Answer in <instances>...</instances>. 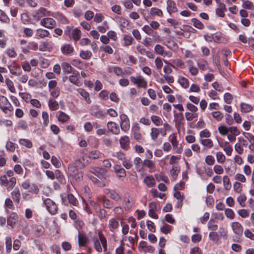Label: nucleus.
<instances>
[{
	"instance_id": "f257e3e1",
	"label": "nucleus",
	"mask_w": 254,
	"mask_h": 254,
	"mask_svg": "<svg viewBox=\"0 0 254 254\" xmlns=\"http://www.w3.org/2000/svg\"><path fill=\"white\" fill-rule=\"evenodd\" d=\"M91 172L102 180V184L99 185L100 187L105 186L108 183L107 179L109 177V175L106 169L103 168H96L93 169Z\"/></svg>"
},
{
	"instance_id": "f03ea898",
	"label": "nucleus",
	"mask_w": 254,
	"mask_h": 254,
	"mask_svg": "<svg viewBox=\"0 0 254 254\" xmlns=\"http://www.w3.org/2000/svg\"><path fill=\"white\" fill-rule=\"evenodd\" d=\"M44 203L48 211L52 215L57 213L58 207L54 201L50 198H47L44 200Z\"/></svg>"
},
{
	"instance_id": "7ed1b4c3",
	"label": "nucleus",
	"mask_w": 254,
	"mask_h": 254,
	"mask_svg": "<svg viewBox=\"0 0 254 254\" xmlns=\"http://www.w3.org/2000/svg\"><path fill=\"white\" fill-rule=\"evenodd\" d=\"M40 24L48 29H52L56 25L55 21L52 18H44L40 21Z\"/></svg>"
},
{
	"instance_id": "20e7f679",
	"label": "nucleus",
	"mask_w": 254,
	"mask_h": 254,
	"mask_svg": "<svg viewBox=\"0 0 254 254\" xmlns=\"http://www.w3.org/2000/svg\"><path fill=\"white\" fill-rule=\"evenodd\" d=\"M232 228L234 232L237 235V238L240 239L243 232V228L242 225L238 222H234L232 223Z\"/></svg>"
},
{
	"instance_id": "39448f33",
	"label": "nucleus",
	"mask_w": 254,
	"mask_h": 254,
	"mask_svg": "<svg viewBox=\"0 0 254 254\" xmlns=\"http://www.w3.org/2000/svg\"><path fill=\"white\" fill-rule=\"evenodd\" d=\"M107 128L110 132L114 134H119L120 129L118 125L115 122H109L107 125Z\"/></svg>"
},
{
	"instance_id": "423d86ee",
	"label": "nucleus",
	"mask_w": 254,
	"mask_h": 254,
	"mask_svg": "<svg viewBox=\"0 0 254 254\" xmlns=\"http://www.w3.org/2000/svg\"><path fill=\"white\" fill-rule=\"evenodd\" d=\"M113 168L118 177L125 178L126 176L125 170L122 168L121 166L116 165L113 167Z\"/></svg>"
},
{
	"instance_id": "0eeeda50",
	"label": "nucleus",
	"mask_w": 254,
	"mask_h": 254,
	"mask_svg": "<svg viewBox=\"0 0 254 254\" xmlns=\"http://www.w3.org/2000/svg\"><path fill=\"white\" fill-rule=\"evenodd\" d=\"M121 147L125 149L128 150L129 145V139L127 136H124L121 137L120 139Z\"/></svg>"
},
{
	"instance_id": "6e6552de",
	"label": "nucleus",
	"mask_w": 254,
	"mask_h": 254,
	"mask_svg": "<svg viewBox=\"0 0 254 254\" xmlns=\"http://www.w3.org/2000/svg\"><path fill=\"white\" fill-rule=\"evenodd\" d=\"M94 204L96 207L95 210L96 212L98 213L99 218L101 220L106 218L107 216V211L104 209L101 208L95 202H94Z\"/></svg>"
},
{
	"instance_id": "1a4fd4ad",
	"label": "nucleus",
	"mask_w": 254,
	"mask_h": 254,
	"mask_svg": "<svg viewBox=\"0 0 254 254\" xmlns=\"http://www.w3.org/2000/svg\"><path fill=\"white\" fill-rule=\"evenodd\" d=\"M167 11L171 14L172 13L176 12L178 11L176 3L172 0H168L167 1Z\"/></svg>"
},
{
	"instance_id": "9d476101",
	"label": "nucleus",
	"mask_w": 254,
	"mask_h": 254,
	"mask_svg": "<svg viewBox=\"0 0 254 254\" xmlns=\"http://www.w3.org/2000/svg\"><path fill=\"white\" fill-rule=\"evenodd\" d=\"M77 92L84 99L85 101L87 104H91V100L90 98L89 93L83 88H78L77 90Z\"/></svg>"
},
{
	"instance_id": "9b49d317",
	"label": "nucleus",
	"mask_w": 254,
	"mask_h": 254,
	"mask_svg": "<svg viewBox=\"0 0 254 254\" xmlns=\"http://www.w3.org/2000/svg\"><path fill=\"white\" fill-rule=\"evenodd\" d=\"M119 220L117 218H112L109 221V227L111 231L119 227Z\"/></svg>"
},
{
	"instance_id": "f8f14e48",
	"label": "nucleus",
	"mask_w": 254,
	"mask_h": 254,
	"mask_svg": "<svg viewBox=\"0 0 254 254\" xmlns=\"http://www.w3.org/2000/svg\"><path fill=\"white\" fill-rule=\"evenodd\" d=\"M142 30L147 34L149 35H152L154 38H159L160 36L157 35V32H154L153 29L151 28L150 26L148 25H144L142 28Z\"/></svg>"
},
{
	"instance_id": "ddd939ff",
	"label": "nucleus",
	"mask_w": 254,
	"mask_h": 254,
	"mask_svg": "<svg viewBox=\"0 0 254 254\" xmlns=\"http://www.w3.org/2000/svg\"><path fill=\"white\" fill-rule=\"evenodd\" d=\"M81 32L80 30L77 28H75L72 30L71 33L70 34L71 38L70 39H72L75 42L78 41L81 37Z\"/></svg>"
},
{
	"instance_id": "4468645a",
	"label": "nucleus",
	"mask_w": 254,
	"mask_h": 254,
	"mask_svg": "<svg viewBox=\"0 0 254 254\" xmlns=\"http://www.w3.org/2000/svg\"><path fill=\"white\" fill-rule=\"evenodd\" d=\"M8 67L9 69L10 72L12 74L16 76H18L21 74V71L20 67L17 66L14 64L13 65H8Z\"/></svg>"
},
{
	"instance_id": "2eb2a0df",
	"label": "nucleus",
	"mask_w": 254,
	"mask_h": 254,
	"mask_svg": "<svg viewBox=\"0 0 254 254\" xmlns=\"http://www.w3.org/2000/svg\"><path fill=\"white\" fill-rule=\"evenodd\" d=\"M151 131L150 133V135L151 138L154 141H156L158 135L162 132V128H158L156 127H153L151 129Z\"/></svg>"
},
{
	"instance_id": "dca6fc26",
	"label": "nucleus",
	"mask_w": 254,
	"mask_h": 254,
	"mask_svg": "<svg viewBox=\"0 0 254 254\" xmlns=\"http://www.w3.org/2000/svg\"><path fill=\"white\" fill-rule=\"evenodd\" d=\"M62 53L64 55L70 54L73 51V47L70 44H65L61 48Z\"/></svg>"
},
{
	"instance_id": "f3484780",
	"label": "nucleus",
	"mask_w": 254,
	"mask_h": 254,
	"mask_svg": "<svg viewBox=\"0 0 254 254\" xmlns=\"http://www.w3.org/2000/svg\"><path fill=\"white\" fill-rule=\"evenodd\" d=\"M101 201L103 203V207L105 208L111 209L114 206V203L109 199L106 198L105 196L101 199Z\"/></svg>"
},
{
	"instance_id": "a211bd4d",
	"label": "nucleus",
	"mask_w": 254,
	"mask_h": 254,
	"mask_svg": "<svg viewBox=\"0 0 254 254\" xmlns=\"http://www.w3.org/2000/svg\"><path fill=\"white\" fill-rule=\"evenodd\" d=\"M50 33L48 31L43 29H38L36 30V36L38 38H44L49 36Z\"/></svg>"
},
{
	"instance_id": "6ab92c4d",
	"label": "nucleus",
	"mask_w": 254,
	"mask_h": 254,
	"mask_svg": "<svg viewBox=\"0 0 254 254\" xmlns=\"http://www.w3.org/2000/svg\"><path fill=\"white\" fill-rule=\"evenodd\" d=\"M46 11L47 10L45 8L41 7L36 12V13L34 15H33V17L36 18L37 20H38L41 17L46 15Z\"/></svg>"
},
{
	"instance_id": "aec40b11",
	"label": "nucleus",
	"mask_w": 254,
	"mask_h": 254,
	"mask_svg": "<svg viewBox=\"0 0 254 254\" xmlns=\"http://www.w3.org/2000/svg\"><path fill=\"white\" fill-rule=\"evenodd\" d=\"M78 244L80 247L84 246L87 243V239L84 234L79 233L78 236Z\"/></svg>"
},
{
	"instance_id": "412c9836",
	"label": "nucleus",
	"mask_w": 254,
	"mask_h": 254,
	"mask_svg": "<svg viewBox=\"0 0 254 254\" xmlns=\"http://www.w3.org/2000/svg\"><path fill=\"white\" fill-rule=\"evenodd\" d=\"M143 182L148 187H153L155 185L154 179L151 176L146 177Z\"/></svg>"
},
{
	"instance_id": "4be33fe9",
	"label": "nucleus",
	"mask_w": 254,
	"mask_h": 254,
	"mask_svg": "<svg viewBox=\"0 0 254 254\" xmlns=\"http://www.w3.org/2000/svg\"><path fill=\"white\" fill-rule=\"evenodd\" d=\"M54 17L63 24H66L68 22V20L66 17L61 13H56Z\"/></svg>"
},
{
	"instance_id": "5701e85b",
	"label": "nucleus",
	"mask_w": 254,
	"mask_h": 254,
	"mask_svg": "<svg viewBox=\"0 0 254 254\" xmlns=\"http://www.w3.org/2000/svg\"><path fill=\"white\" fill-rule=\"evenodd\" d=\"M109 196L111 199L116 201H119L121 200V196L115 190H113L110 191V195Z\"/></svg>"
},
{
	"instance_id": "b1692460",
	"label": "nucleus",
	"mask_w": 254,
	"mask_h": 254,
	"mask_svg": "<svg viewBox=\"0 0 254 254\" xmlns=\"http://www.w3.org/2000/svg\"><path fill=\"white\" fill-rule=\"evenodd\" d=\"M12 199L15 203H19L20 199V193L18 190H15L11 192Z\"/></svg>"
},
{
	"instance_id": "393cba45",
	"label": "nucleus",
	"mask_w": 254,
	"mask_h": 254,
	"mask_svg": "<svg viewBox=\"0 0 254 254\" xmlns=\"http://www.w3.org/2000/svg\"><path fill=\"white\" fill-rule=\"evenodd\" d=\"M7 105H10L7 99L4 96H0V108L3 110Z\"/></svg>"
},
{
	"instance_id": "a878e982",
	"label": "nucleus",
	"mask_w": 254,
	"mask_h": 254,
	"mask_svg": "<svg viewBox=\"0 0 254 254\" xmlns=\"http://www.w3.org/2000/svg\"><path fill=\"white\" fill-rule=\"evenodd\" d=\"M62 67L64 72H66L67 73H70L74 72L72 71V68L71 66L67 63H63L62 64Z\"/></svg>"
},
{
	"instance_id": "bb28decb",
	"label": "nucleus",
	"mask_w": 254,
	"mask_h": 254,
	"mask_svg": "<svg viewBox=\"0 0 254 254\" xmlns=\"http://www.w3.org/2000/svg\"><path fill=\"white\" fill-rule=\"evenodd\" d=\"M137 86L138 88H143L144 89L147 87V82L141 76H138Z\"/></svg>"
},
{
	"instance_id": "cd10ccee",
	"label": "nucleus",
	"mask_w": 254,
	"mask_h": 254,
	"mask_svg": "<svg viewBox=\"0 0 254 254\" xmlns=\"http://www.w3.org/2000/svg\"><path fill=\"white\" fill-rule=\"evenodd\" d=\"M200 142L204 146L208 148H211L213 146V143L210 139H201Z\"/></svg>"
},
{
	"instance_id": "c85d7f7f",
	"label": "nucleus",
	"mask_w": 254,
	"mask_h": 254,
	"mask_svg": "<svg viewBox=\"0 0 254 254\" xmlns=\"http://www.w3.org/2000/svg\"><path fill=\"white\" fill-rule=\"evenodd\" d=\"M92 53L89 51L81 50L80 52V57L84 60H89L92 56Z\"/></svg>"
},
{
	"instance_id": "c756f323",
	"label": "nucleus",
	"mask_w": 254,
	"mask_h": 254,
	"mask_svg": "<svg viewBox=\"0 0 254 254\" xmlns=\"http://www.w3.org/2000/svg\"><path fill=\"white\" fill-rule=\"evenodd\" d=\"M101 156V153L98 150H93L89 152V157L93 159H99Z\"/></svg>"
},
{
	"instance_id": "7c9ffc66",
	"label": "nucleus",
	"mask_w": 254,
	"mask_h": 254,
	"mask_svg": "<svg viewBox=\"0 0 254 254\" xmlns=\"http://www.w3.org/2000/svg\"><path fill=\"white\" fill-rule=\"evenodd\" d=\"M178 82L181 85L185 88H187L189 86V80L184 77H180Z\"/></svg>"
},
{
	"instance_id": "2f4dec72",
	"label": "nucleus",
	"mask_w": 254,
	"mask_h": 254,
	"mask_svg": "<svg viewBox=\"0 0 254 254\" xmlns=\"http://www.w3.org/2000/svg\"><path fill=\"white\" fill-rule=\"evenodd\" d=\"M55 177H56V178L60 183L62 184H64L65 183L64 176L60 170H56L55 171Z\"/></svg>"
},
{
	"instance_id": "473e14b6",
	"label": "nucleus",
	"mask_w": 254,
	"mask_h": 254,
	"mask_svg": "<svg viewBox=\"0 0 254 254\" xmlns=\"http://www.w3.org/2000/svg\"><path fill=\"white\" fill-rule=\"evenodd\" d=\"M150 14L152 16L157 15L159 16H162L163 12L162 10L156 7H152L150 9Z\"/></svg>"
},
{
	"instance_id": "72a5a7b5",
	"label": "nucleus",
	"mask_w": 254,
	"mask_h": 254,
	"mask_svg": "<svg viewBox=\"0 0 254 254\" xmlns=\"http://www.w3.org/2000/svg\"><path fill=\"white\" fill-rule=\"evenodd\" d=\"M152 122L157 126H159L163 124V121L161 118L157 116H152L151 117Z\"/></svg>"
},
{
	"instance_id": "f704fd0d",
	"label": "nucleus",
	"mask_w": 254,
	"mask_h": 254,
	"mask_svg": "<svg viewBox=\"0 0 254 254\" xmlns=\"http://www.w3.org/2000/svg\"><path fill=\"white\" fill-rule=\"evenodd\" d=\"M191 21L193 23V26L196 28L199 29H202L204 28V25L198 19L193 18L191 19Z\"/></svg>"
},
{
	"instance_id": "c9c22d12",
	"label": "nucleus",
	"mask_w": 254,
	"mask_h": 254,
	"mask_svg": "<svg viewBox=\"0 0 254 254\" xmlns=\"http://www.w3.org/2000/svg\"><path fill=\"white\" fill-rule=\"evenodd\" d=\"M134 203L131 198H127V200H125L124 204L126 210H129L132 207Z\"/></svg>"
},
{
	"instance_id": "e433bc0d",
	"label": "nucleus",
	"mask_w": 254,
	"mask_h": 254,
	"mask_svg": "<svg viewBox=\"0 0 254 254\" xmlns=\"http://www.w3.org/2000/svg\"><path fill=\"white\" fill-rule=\"evenodd\" d=\"M241 111L244 113H248L253 110L252 107L247 104L242 103L241 104Z\"/></svg>"
},
{
	"instance_id": "4c0bfd02",
	"label": "nucleus",
	"mask_w": 254,
	"mask_h": 254,
	"mask_svg": "<svg viewBox=\"0 0 254 254\" xmlns=\"http://www.w3.org/2000/svg\"><path fill=\"white\" fill-rule=\"evenodd\" d=\"M19 143L27 148H30L32 147V143L30 140L28 139H20L19 140Z\"/></svg>"
},
{
	"instance_id": "58836bf2",
	"label": "nucleus",
	"mask_w": 254,
	"mask_h": 254,
	"mask_svg": "<svg viewBox=\"0 0 254 254\" xmlns=\"http://www.w3.org/2000/svg\"><path fill=\"white\" fill-rule=\"evenodd\" d=\"M67 198L69 203L72 204L74 206L77 205L78 203V200L72 194H68L67 195Z\"/></svg>"
},
{
	"instance_id": "ea45409f",
	"label": "nucleus",
	"mask_w": 254,
	"mask_h": 254,
	"mask_svg": "<svg viewBox=\"0 0 254 254\" xmlns=\"http://www.w3.org/2000/svg\"><path fill=\"white\" fill-rule=\"evenodd\" d=\"M124 46L127 47L132 44L133 39L131 36L126 35L124 37Z\"/></svg>"
},
{
	"instance_id": "a19ab883",
	"label": "nucleus",
	"mask_w": 254,
	"mask_h": 254,
	"mask_svg": "<svg viewBox=\"0 0 254 254\" xmlns=\"http://www.w3.org/2000/svg\"><path fill=\"white\" fill-rule=\"evenodd\" d=\"M5 83H6V85L7 88H8V89L9 90V91L11 92H12V93L15 92V87L14 86L12 81L11 80H10L8 78H6L5 79Z\"/></svg>"
},
{
	"instance_id": "79ce46f5",
	"label": "nucleus",
	"mask_w": 254,
	"mask_h": 254,
	"mask_svg": "<svg viewBox=\"0 0 254 254\" xmlns=\"http://www.w3.org/2000/svg\"><path fill=\"white\" fill-rule=\"evenodd\" d=\"M223 185L226 190H229L231 188L230 179L227 176H225L223 177Z\"/></svg>"
},
{
	"instance_id": "37998d69",
	"label": "nucleus",
	"mask_w": 254,
	"mask_h": 254,
	"mask_svg": "<svg viewBox=\"0 0 254 254\" xmlns=\"http://www.w3.org/2000/svg\"><path fill=\"white\" fill-rule=\"evenodd\" d=\"M73 74L69 76V80L75 85H77L78 83V79L77 75L78 74V72L75 73V71L72 72Z\"/></svg>"
},
{
	"instance_id": "c03bdc74",
	"label": "nucleus",
	"mask_w": 254,
	"mask_h": 254,
	"mask_svg": "<svg viewBox=\"0 0 254 254\" xmlns=\"http://www.w3.org/2000/svg\"><path fill=\"white\" fill-rule=\"evenodd\" d=\"M243 2V7L248 9H251V10H254V5L253 4V2L251 1L247 0H242Z\"/></svg>"
},
{
	"instance_id": "a18cd8bd",
	"label": "nucleus",
	"mask_w": 254,
	"mask_h": 254,
	"mask_svg": "<svg viewBox=\"0 0 254 254\" xmlns=\"http://www.w3.org/2000/svg\"><path fill=\"white\" fill-rule=\"evenodd\" d=\"M69 119V117L65 113L63 112H60V115L58 117V120L60 122L64 123L67 122Z\"/></svg>"
},
{
	"instance_id": "49530a36",
	"label": "nucleus",
	"mask_w": 254,
	"mask_h": 254,
	"mask_svg": "<svg viewBox=\"0 0 254 254\" xmlns=\"http://www.w3.org/2000/svg\"><path fill=\"white\" fill-rule=\"evenodd\" d=\"M155 177L156 180L158 182H160L161 180H162L165 182L166 183L169 182L168 178L167 176L162 175L161 174H156L155 175Z\"/></svg>"
},
{
	"instance_id": "de8ad7c7",
	"label": "nucleus",
	"mask_w": 254,
	"mask_h": 254,
	"mask_svg": "<svg viewBox=\"0 0 254 254\" xmlns=\"http://www.w3.org/2000/svg\"><path fill=\"white\" fill-rule=\"evenodd\" d=\"M223 149L228 155L230 156L231 155L233 148L232 146L229 144V142H225Z\"/></svg>"
},
{
	"instance_id": "09e8293b",
	"label": "nucleus",
	"mask_w": 254,
	"mask_h": 254,
	"mask_svg": "<svg viewBox=\"0 0 254 254\" xmlns=\"http://www.w3.org/2000/svg\"><path fill=\"white\" fill-rule=\"evenodd\" d=\"M0 21L6 23H9L10 21L8 17L1 9H0Z\"/></svg>"
},
{
	"instance_id": "8fccbe9b",
	"label": "nucleus",
	"mask_w": 254,
	"mask_h": 254,
	"mask_svg": "<svg viewBox=\"0 0 254 254\" xmlns=\"http://www.w3.org/2000/svg\"><path fill=\"white\" fill-rule=\"evenodd\" d=\"M72 177L76 182H80L83 178V173L81 171H76L75 174L73 173Z\"/></svg>"
},
{
	"instance_id": "3c124183",
	"label": "nucleus",
	"mask_w": 254,
	"mask_h": 254,
	"mask_svg": "<svg viewBox=\"0 0 254 254\" xmlns=\"http://www.w3.org/2000/svg\"><path fill=\"white\" fill-rule=\"evenodd\" d=\"M197 66L200 69L205 70L207 67V63L204 60H200L197 63Z\"/></svg>"
},
{
	"instance_id": "603ef678",
	"label": "nucleus",
	"mask_w": 254,
	"mask_h": 254,
	"mask_svg": "<svg viewBox=\"0 0 254 254\" xmlns=\"http://www.w3.org/2000/svg\"><path fill=\"white\" fill-rule=\"evenodd\" d=\"M247 200V197L245 194H241L237 198V201L242 207L245 206V201Z\"/></svg>"
},
{
	"instance_id": "864d4df0",
	"label": "nucleus",
	"mask_w": 254,
	"mask_h": 254,
	"mask_svg": "<svg viewBox=\"0 0 254 254\" xmlns=\"http://www.w3.org/2000/svg\"><path fill=\"white\" fill-rule=\"evenodd\" d=\"M49 107L50 109L52 111L57 110L59 108V104L56 101L50 100L49 101Z\"/></svg>"
},
{
	"instance_id": "5fc2aeb1",
	"label": "nucleus",
	"mask_w": 254,
	"mask_h": 254,
	"mask_svg": "<svg viewBox=\"0 0 254 254\" xmlns=\"http://www.w3.org/2000/svg\"><path fill=\"white\" fill-rule=\"evenodd\" d=\"M120 127L123 131L127 132L130 128V123L129 122L120 123Z\"/></svg>"
},
{
	"instance_id": "6e6d98bb",
	"label": "nucleus",
	"mask_w": 254,
	"mask_h": 254,
	"mask_svg": "<svg viewBox=\"0 0 254 254\" xmlns=\"http://www.w3.org/2000/svg\"><path fill=\"white\" fill-rule=\"evenodd\" d=\"M93 241L94 242V246L96 250L98 252H101L102 249L97 238H94L93 239Z\"/></svg>"
},
{
	"instance_id": "4d7b16f0",
	"label": "nucleus",
	"mask_w": 254,
	"mask_h": 254,
	"mask_svg": "<svg viewBox=\"0 0 254 254\" xmlns=\"http://www.w3.org/2000/svg\"><path fill=\"white\" fill-rule=\"evenodd\" d=\"M225 214L228 218L233 219L235 218V213L232 209L227 208L225 211Z\"/></svg>"
},
{
	"instance_id": "13d9d810",
	"label": "nucleus",
	"mask_w": 254,
	"mask_h": 254,
	"mask_svg": "<svg viewBox=\"0 0 254 254\" xmlns=\"http://www.w3.org/2000/svg\"><path fill=\"white\" fill-rule=\"evenodd\" d=\"M197 114L195 113H191L190 112H187L185 114L186 118L188 121H192L193 119L197 117Z\"/></svg>"
},
{
	"instance_id": "bf43d9fd",
	"label": "nucleus",
	"mask_w": 254,
	"mask_h": 254,
	"mask_svg": "<svg viewBox=\"0 0 254 254\" xmlns=\"http://www.w3.org/2000/svg\"><path fill=\"white\" fill-rule=\"evenodd\" d=\"M233 99L232 94L229 93H226L224 95V100L227 104H231L233 101Z\"/></svg>"
},
{
	"instance_id": "052dcab7",
	"label": "nucleus",
	"mask_w": 254,
	"mask_h": 254,
	"mask_svg": "<svg viewBox=\"0 0 254 254\" xmlns=\"http://www.w3.org/2000/svg\"><path fill=\"white\" fill-rule=\"evenodd\" d=\"M216 158L217 161L221 163H224L225 160V156L221 152H218L216 153Z\"/></svg>"
},
{
	"instance_id": "680f3d73",
	"label": "nucleus",
	"mask_w": 254,
	"mask_h": 254,
	"mask_svg": "<svg viewBox=\"0 0 254 254\" xmlns=\"http://www.w3.org/2000/svg\"><path fill=\"white\" fill-rule=\"evenodd\" d=\"M6 250L7 253L10 252L11 249V238L7 237L5 238Z\"/></svg>"
},
{
	"instance_id": "e2e57ef3",
	"label": "nucleus",
	"mask_w": 254,
	"mask_h": 254,
	"mask_svg": "<svg viewBox=\"0 0 254 254\" xmlns=\"http://www.w3.org/2000/svg\"><path fill=\"white\" fill-rule=\"evenodd\" d=\"M212 116L214 118L216 119L218 121H220L223 118V115L219 111L213 112Z\"/></svg>"
},
{
	"instance_id": "0e129e2a",
	"label": "nucleus",
	"mask_w": 254,
	"mask_h": 254,
	"mask_svg": "<svg viewBox=\"0 0 254 254\" xmlns=\"http://www.w3.org/2000/svg\"><path fill=\"white\" fill-rule=\"evenodd\" d=\"M5 147L7 150L11 152H13L15 149L14 143L9 141H7Z\"/></svg>"
},
{
	"instance_id": "69168bd1",
	"label": "nucleus",
	"mask_w": 254,
	"mask_h": 254,
	"mask_svg": "<svg viewBox=\"0 0 254 254\" xmlns=\"http://www.w3.org/2000/svg\"><path fill=\"white\" fill-rule=\"evenodd\" d=\"M180 170L178 169L177 167L174 166L170 171V173L172 177L176 179L178 176Z\"/></svg>"
},
{
	"instance_id": "338daca9",
	"label": "nucleus",
	"mask_w": 254,
	"mask_h": 254,
	"mask_svg": "<svg viewBox=\"0 0 254 254\" xmlns=\"http://www.w3.org/2000/svg\"><path fill=\"white\" fill-rule=\"evenodd\" d=\"M45 232L44 228L42 226H37L35 229L36 234L40 236L42 235Z\"/></svg>"
},
{
	"instance_id": "774afa93",
	"label": "nucleus",
	"mask_w": 254,
	"mask_h": 254,
	"mask_svg": "<svg viewBox=\"0 0 254 254\" xmlns=\"http://www.w3.org/2000/svg\"><path fill=\"white\" fill-rule=\"evenodd\" d=\"M205 162L208 165H212L215 163V159L211 155H207L205 158Z\"/></svg>"
}]
</instances>
